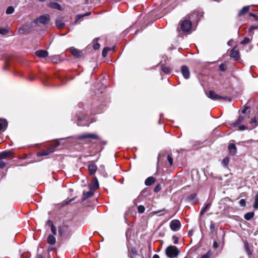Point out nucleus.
Segmentation results:
<instances>
[{"label":"nucleus","mask_w":258,"mask_h":258,"mask_svg":"<svg viewBox=\"0 0 258 258\" xmlns=\"http://www.w3.org/2000/svg\"><path fill=\"white\" fill-rule=\"evenodd\" d=\"M228 45H230V41H228Z\"/></svg>","instance_id":"62"},{"label":"nucleus","mask_w":258,"mask_h":258,"mask_svg":"<svg viewBox=\"0 0 258 258\" xmlns=\"http://www.w3.org/2000/svg\"><path fill=\"white\" fill-rule=\"evenodd\" d=\"M253 207L256 210L258 209V194H257L255 196V200L254 204L253 205Z\"/></svg>","instance_id":"34"},{"label":"nucleus","mask_w":258,"mask_h":258,"mask_svg":"<svg viewBox=\"0 0 258 258\" xmlns=\"http://www.w3.org/2000/svg\"><path fill=\"white\" fill-rule=\"evenodd\" d=\"M145 207L142 205H140L138 207V211L139 213H143L145 211Z\"/></svg>","instance_id":"35"},{"label":"nucleus","mask_w":258,"mask_h":258,"mask_svg":"<svg viewBox=\"0 0 258 258\" xmlns=\"http://www.w3.org/2000/svg\"><path fill=\"white\" fill-rule=\"evenodd\" d=\"M191 234H192L191 233H190V232H188V235L189 236L191 235Z\"/></svg>","instance_id":"60"},{"label":"nucleus","mask_w":258,"mask_h":258,"mask_svg":"<svg viewBox=\"0 0 258 258\" xmlns=\"http://www.w3.org/2000/svg\"><path fill=\"white\" fill-rule=\"evenodd\" d=\"M155 181V178L152 176H150L145 180V184L147 186H149L154 183Z\"/></svg>","instance_id":"21"},{"label":"nucleus","mask_w":258,"mask_h":258,"mask_svg":"<svg viewBox=\"0 0 258 258\" xmlns=\"http://www.w3.org/2000/svg\"><path fill=\"white\" fill-rule=\"evenodd\" d=\"M249 6H245L238 13V16L240 17L243 15L245 13L249 11Z\"/></svg>","instance_id":"22"},{"label":"nucleus","mask_w":258,"mask_h":258,"mask_svg":"<svg viewBox=\"0 0 258 258\" xmlns=\"http://www.w3.org/2000/svg\"><path fill=\"white\" fill-rule=\"evenodd\" d=\"M219 69L221 71H225L227 69V67L225 63H221L219 66Z\"/></svg>","instance_id":"40"},{"label":"nucleus","mask_w":258,"mask_h":258,"mask_svg":"<svg viewBox=\"0 0 258 258\" xmlns=\"http://www.w3.org/2000/svg\"><path fill=\"white\" fill-rule=\"evenodd\" d=\"M78 125H84V124H81V123H79V122L78 123Z\"/></svg>","instance_id":"59"},{"label":"nucleus","mask_w":258,"mask_h":258,"mask_svg":"<svg viewBox=\"0 0 258 258\" xmlns=\"http://www.w3.org/2000/svg\"><path fill=\"white\" fill-rule=\"evenodd\" d=\"M244 117L240 115L236 121L234 123V126H238L239 124L244 121Z\"/></svg>","instance_id":"26"},{"label":"nucleus","mask_w":258,"mask_h":258,"mask_svg":"<svg viewBox=\"0 0 258 258\" xmlns=\"http://www.w3.org/2000/svg\"><path fill=\"white\" fill-rule=\"evenodd\" d=\"M90 189L94 191L99 187V183L96 177H94V181L90 184Z\"/></svg>","instance_id":"15"},{"label":"nucleus","mask_w":258,"mask_h":258,"mask_svg":"<svg viewBox=\"0 0 258 258\" xmlns=\"http://www.w3.org/2000/svg\"><path fill=\"white\" fill-rule=\"evenodd\" d=\"M239 129L240 131H243L246 129V127L244 125H240L239 126Z\"/></svg>","instance_id":"51"},{"label":"nucleus","mask_w":258,"mask_h":258,"mask_svg":"<svg viewBox=\"0 0 258 258\" xmlns=\"http://www.w3.org/2000/svg\"><path fill=\"white\" fill-rule=\"evenodd\" d=\"M53 149H48L46 151H43L42 152L38 153L37 155L38 156L48 155L50 153L53 152Z\"/></svg>","instance_id":"19"},{"label":"nucleus","mask_w":258,"mask_h":258,"mask_svg":"<svg viewBox=\"0 0 258 258\" xmlns=\"http://www.w3.org/2000/svg\"><path fill=\"white\" fill-rule=\"evenodd\" d=\"M77 138L79 140H84L86 139H91L93 140L99 139V136L95 134H85L77 136Z\"/></svg>","instance_id":"4"},{"label":"nucleus","mask_w":258,"mask_h":258,"mask_svg":"<svg viewBox=\"0 0 258 258\" xmlns=\"http://www.w3.org/2000/svg\"><path fill=\"white\" fill-rule=\"evenodd\" d=\"M254 215V213L253 212H248L244 215V218L246 220H250L253 217Z\"/></svg>","instance_id":"25"},{"label":"nucleus","mask_w":258,"mask_h":258,"mask_svg":"<svg viewBox=\"0 0 258 258\" xmlns=\"http://www.w3.org/2000/svg\"><path fill=\"white\" fill-rule=\"evenodd\" d=\"M173 239H174V243L176 244L178 243V238L177 237L175 236L173 237Z\"/></svg>","instance_id":"54"},{"label":"nucleus","mask_w":258,"mask_h":258,"mask_svg":"<svg viewBox=\"0 0 258 258\" xmlns=\"http://www.w3.org/2000/svg\"><path fill=\"white\" fill-rule=\"evenodd\" d=\"M228 150L229 154L232 156L234 155L236 153L237 148L235 144L233 143L229 144L228 146Z\"/></svg>","instance_id":"11"},{"label":"nucleus","mask_w":258,"mask_h":258,"mask_svg":"<svg viewBox=\"0 0 258 258\" xmlns=\"http://www.w3.org/2000/svg\"><path fill=\"white\" fill-rule=\"evenodd\" d=\"M218 247V244L216 241H214L213 243V247L214 248H217Z\"/></svg>","instance_id":"53"},{"label":"nucleus","mask_w":258,"mask_h":258,"mask_svg":"<svg viewBox=\"0 0 258 258\" xmlns=\"http://www.w3.org/2000/svg\"><path fill=\"white\" fill-rule=\"evenodd\" d=\"M229 161H230V158L229 157L227 156V157H225L222 161V164L223 166L225 167H227V166L229 164Z\"/></svg>","instance_id":"29"},{"label":"nucleus","mask_w":258,"mask_h":258,"mask_svg":"<svg viewBox=\"0 0 258 258\" xmlns=\"http://www.w3.org/2000/svg\"><path fill=\"white\" fill-rule=\"evenodd\" d=\"M244 246L245 248V250L248 255H251L252 254V251L250 249L249 247V245L247 242L244 243Z\"/></svg>","instance_id":"33"},{"label":"nucleus","mask_w":258,"mask_h":258,"mask_svg":"<svg viewBox=\"0 0 258 258\" xmlns=\"http://www.w3.org/2000/svg\"><path fill=\"white\" fill-rule=\"evenodd\" d=\"M196 197H197L196 194H191L189 196H188L187 198H188V199H189L190 200H193L196 198Z\"/></svg>","instance_id":"42"},{"label":"nucleus","mask_w":258,"mask_h":258,"mask_svg":"<svg viewBox=\"0 0 258 258\" xmlns=\"http://www.w3.org/2000/svg\"><path fill=\"white\" fill-rule=\"evenodd\" d=\"M239 204L241 207H245L246 205V201L244 199H241L239 202Z\"/></svg>","instance_id":"43"},{"label":"nucleus","mask_w":258,"mask_h":258,"mask_svg":"<svg viewBox=\"0 0 258 258\" xmlns=\"http://www.w3.org/2000/svg\"><path fill=\"white\" fill-rule=\"evenodd\" d=\"M181 72L183 77L185 79H188L190 77V71L188 68L186 66H182L181 67Z\"/></svg>","instance_id":"7"},{"label":"nucleus","mask_w":258,"mask_h":258,"mask_svg":"<svg viewBox=\"0 0 258 258\" xmlns=\"http://www.w3.org/2000/svg\"><path fill=\"white\" fill-rule=\"evenodd\" d=\"M161 70L165 74H170L171 71L169 67L165 66L163 64L161 66Z\"/></svg>","instance_id":"28"},{"label":"nucleus","mask_w":258,"mask_h":258,"mask_svg":"<svg viewBox=\"0 0 258 258\" xmlns=\"http://www.w3.org/2000/svg\"><path fill=\"white\" fill-rule=\"evenodd\" d=\"M49 20V16L48 15H45L41 16L37 19L38 23L46 24Z\"/></svg>","instance_id":"9"},{"label":"nucleus","mask_w":258,"mask_h":258,"mask_svg":"<svg viewBox=\"0 0 258 258\" xmlns=\"http://www.w3.org/2000/svg\"><path fill=\"white\" fill-rule=\"evenodd\" d=\"M170 227L174 231H178L180 228V223L178 220H173L170 222Z\"/></svg>","instance_id":"6"},{"label":"nucleus","mask_w":258,"mask_h":258,"mask_svg":"<svg viewBox=\"0 0 258 258\" xmlns=\"http://www.w3.org/2000/svg\"><path fill=\"white\" fill-rule=\"evenodd\" d=\"M184 258H187V257H186V256H185V257H184Z\"/></svg>","instance_id":"64"},{"label":"nucleus","mask_w":258,"mask_h":258,"mask_svg":"<svg viewBox=\"0 0 258 258\" xmlns=\"http://www.w3.org/2000/svg\"><path fill=\"white\" fill-rule=\"evenodd\" d=\"M257 27L256 26H251L249 29V32H251L252 30H253L254 29H256Z\"/></svg>","instance_id":"49"},{"label":"nucleus","mask_w":258,"mask_h":258,"mask_svg":"<svg viewBox=\"0 0 258 258\" xmlns=\"http://www.w3.org/2000/svg\"><path fill=\"white\" fill-rule=\"evenodd\" d=\"M93 47L94 49H98L100 47V44L97 42H94Z\"/></svg>","instance_id":"45"},{"label":"nucleus","mask_w":258,"mask_h":258,"mask_svg":"<svg viewBox=\"0 0 258 258\" xmlns=\"http://www.w3.org/2000/svg\"><path fill=\"white\" fill-rule=\"evenodd\" d=\"M230 56L234 58L235 60H238L239 58V52L238 50L233 48L231 51Z\"/></svg>","instance_id":"14"},{"label":"nucleus","mask_w":258,"mask_h":258,"mask_svg":"<svg viewBox=\"0 0 258 258\" xmlns=\"http://www.w3.org/2000/svg\"><path fill=\"white\" fill-rule=\"evenodd\" d=\"M165 211V210L164 209H163L162 210H159V211H156L155 213L156 214H157V213H160V212H163V211Z\"/></svg>","instance_id":"55"},{"label":"nucleus","mask_w":258,"mask_h":258,"mask_svg":"<svg viewBox=\"0 0 258 258\" xmlns=\"http://www.w3.org/2000/svg\"><path fill=\"white\" fill-rule=\"evenodd\" d=\"M250 42V39L245 37L242 41L240 42V44H246L249 43Z\"/></svg>","instance_id":"36"},{"label":"nucleus","mask_w":258,"mask_h":258,"mask_svg":"<svg viewBox=\"0 0 258 258\" xmlns=\"http://www.w3.org/2000/svg\"><path fill=\"white\" fill-rule=\"evenodd\" d=\"M55 24L58 29H61L64 26V23L61 20L57 19L55 21Z\"/></svg>","instance_id":"27"},{"label":"nucleus","mask_w":258,"mask_h":258,"mask_svg":"<svg viewBox=\"0 0 258 258\" xmlns=\"http://www.w3.org/2000/svg\"><path fill=\"white\" fill-rule=\"evenodd\" d=\"M51 60L54 63H57V62L58 61V59L57 57L55 56L52 57Z\"/></svg>","instance_id":"46"},{"label":"nucleus","mask_w":258,"mask_h":258,"mask_svg":"<svg viewBox=\"0 0 258 258\" xmlns=\"http://www.w3.org/2000/svg\"><path fill=\"white\" fill-rule=\"evenodd\" d=\"M211 206V204L210 203L206 204V205L205 206V207L203 208H202V209L201 210V211L200 212V214L201 215L204 214L206 211H207L209 209Z\"/></svg>","instance_id":"24"},{"label":"nucleus","mask_w":258,"mask_h":258,"mask_svg":"<svg viewBox=\"0 0 258 258\" xmlns=\"http://www.w3.org/2000/svg\"><path fill=\"white\" fill-rule=\"evenodd\" d=\"M115 50V46H114L113 47H105L102 51V56L103 57H105L107 55L108 51H109L110 50L114 51Z\"/></svg>","instance_id":"18"},{"label":"nucleus","mask_w":258,"mask_h":258,"mask_svg":"<svg viewBox=\"0 0 258 258\" xmlns=\"http://www.w3.org/2000/svg\"><path fill=\"white\" fill-rule=\"evenodd\" d=\"M59 143H57V144L56 145L55 147H57L58 146H59Z\"/></svg>","instance_id":"61"},{"label":"nucleus","mask_w":258,"mask_h":258,"mask_svg":"<svg viewBox=\"0 0 258 258\" xmlns=\"http://www.w3.org/2000/svg\"><path fill=\"white\" fill-rule=\"evenodd\" d=\"M48 6L52 9H55L58 10H61V6L56 2H50L48 4Z\"/></svg>","instance_id":"16"},{"label":"nucleus","mask_w":258,"mask_h":258,"mask_svg":"<svg viewBox=\"0 0 258 258\" xmlns=\"http://www.w3.org/2000/svg\"><path fill=\"white\" fill-rule=\"evenodd\" d=\"M24 31V29L23 28H20L19 29V31L20 33H21V31Z\"/></svg>","instance_id":"58"},{"label":"nucleus","mask_w":258,"mask_h":258,"mask_svg":"<svg viewBox=\"0 0 258 258\" xmlns=\"http://www.w3.org/2000/svg\"><path fill=\"white\" fill-rule=\"evenodd\" d=\"M9 28H1L0 27V34L2 35H6L9 32Z\"/></svg>","instance_id":"30"},{"label":"nucleus","mask_w":258,"mask_h":258,"mask_svg":"<svg viewBox=\"0 0 258 258\" xmlns=\"http://www.w3.org/2000/svg\"><path fill=\"white\" fill-rule=\"evenodd\" d=\"M55 242V238L52 235H49L47 238V242L50 245H54Z\"/></svg>","instance_id":"20"},{"label":"nucleus","mask_w":258,"mask_h":258,"mask_svg":"<svg viewBox=\"0 0 258 258\" xmlns=\"http://www.w3.org/2000/svg\"><path fill=\"white\" fill-rule=\"evenodd\" d=\"M35 54L38 57L44 58L48 56V52L46 50H39L36 51Z\"/></svg>","instance_id":"12"},{"label":"nucleus","mask_w":258,"mask_h":258,"mask_svg":"<svg viewBox=\"0 0 258 258\" xmlns=\"http://www.w3.org/2000/svg\"><path fill=\"white\" fill-rule=\"evenodd\" d=\"M89 15V13H87V14H85V15H81H81H78V16H77V19H76V22L77 21H78L80 18H82V17H84V16H88V15Z\"/></svg>","instance_id":"47"},{"label":"nucleus","mask_w":258,"mask_h":258,"mask_svg":"<svg viewBox=\"0 0 258 258\" xmlns=\"http://www.w3.org/2000/svg\"><path fill=\"white\" fill-rule=\"evenodd\" d=\"M137 251L135 248H132L131 249V253L135 255L136 254Z\"/></svg>","instance_id":"50"},{"label":"nucleus","mask_w":258,"mask_h":258,"mask_svg":"<svg viewBox=\"0 0 258 258\" xmlns=\"http://www.w3.org/2000/svg\"><path fill=\"white\" fill-rule=\"evenodd\" d=\"M97 169V167L96 164L92 162H90L88 165V170L90 174L94 175Z\"/></svg>","instance_id":"10"},{"label":"nucleus","mask_w":258,"mask_h":258,"mask_svg":"<svg viewBox=\"0 0 258 258\" xmlns=\"http://www.w3.org/2000/svg\"><path fill=\"white\" fill-rule=\"evenodd\" d=\"M70 230L69 227L67 225H62L58 228V233L61 235H68L70 234Z\"/></svg>","instance_id":"5"},{"label":"nucleus","mask_w":258,"mask_h":258,"mask_svg":"<svg viewBox=\"0 0 258 258\" xmlns=\"http://www.w3.org/2000/svg\"><path fill=\"white\" fill-rule=\"evenodd\" d=\"M250 124H251V127L252 128H254L255 127L257 124L256 123V118L255 117L252 118L251 119V121H250Z\"/></svg>","instance_id":"32"},{"label":"nucleus","mask_w":258,"mask_h":258,"mask_svg":"<svg viewBox=\"0 0 258 258\" xmlns=\"http://www.w3.org/2000/svg\"><path fill=\"white\" fill-rule=\"evenodd\" d=\"M158 122H159V123H161L160 119L159 120Z\"/></svg>","instance_id":"63"},{"label":"nucleus","mask_w":258,"mask_h":258,"mask_svg":"<svg viewBox=\"0 0 258 258\" xmlns=\"http://www.w3.org/2000/svg\"><path fill=\"white\" fill-rule=\"evenodd\" d=\"M8 125L6 119H0V133L4 132Z\"/></svg>","instance_id":"13"},{"label":"nucleus","mask_w":258,"mask_h":258,"mask_svg":"<svg viewBox=\"0 0 258 258\" xmlns=\"http://www.w3.org/2000/svg\"><path fill=\"white\" fill-rule=\"evenodd\" d=\"M212 254V253L211 252V251H209L207 253L203 255L201 258H210Z\"/></svg>","instance_id":"37"},{"label":"nucleus","mask_w":258,"mask_h":258,"mask_svg":"<svg viewBox=\"0 0 258 258\" xmlns=\"http://www.w3.org/2000/svg\"><path fill=\"white\" fill-rule=\"evenodd\" d=\"M12 155L10 151H4L0 153V168L3 169L6 166V163L2 161V159H6Z\"/></svg>","instance_id":"3"},{"label":"nucleus","mask_w":258,"mask_h":258,"mask_svg":"<svg viewBox=\"0 0 258 258\" xmlns=\"http://www.w3.org/2000/svg\"><path fill=\"white\" fill-rule=\"evenodd\" d=\"M207 95L209 98L213 100H220L223 99V97L216 94L213 91H210Z\"/></svg>","instance_id":"8"},{"label":"nucleus","mask_w":258,"mask_h":258,"mask_svg":"<svg viewBox=\"0 0 258 258\" xmlns=\"http://www.w3.org/2000/svg\"><path fill=\"white\" fill-rule=\"evenodd\" d=\"M167 160L169 162L170 166H172L173 164V158H172L171 155H170V154L168 155Z\"/></svg>","instance_id":"38"},{"label":"nucleus","mask_w":258,"mask_h":258,"mask_svg":"<svg viewBox=\"0 0 258 258\" xmlns=\"http://www.w3.org/2000/svg\"><path fill=\"white\" fill-rule=\"evenodd\" d=\"M94 194V191L90 189V191L87 192H83V200H85L90 197H91Z\"/></svg>","instance_id":"17"},{"label":"nucleus","mask_w":258,"mask_h":258,"mask_svg":"<svg viewBox=\"0 0 258 258\" xmlns=\"http://www.w3.org/2000/svg\"><path fill=\"white\" fill-rule=\"evenodd\" d=\"M51 227V231L53 234L56 235L57 233V229L56 227L54 225H52Z\"/></svg>","instance_id":"39"},{"label":"nucleus","mask_w":258,"mask_h":258,"mask_svg":"<svg viewBox=\"0 0 258 258\" xmlns=\"http://www.w3.org/2000/svg\"><path fill=\"white\" fill-rule=\"evenodd\" d=\"M166 254L170 258H174L176 257L179 254L178 248L173 245L167 247L166 249Z\"/></svg>","instance_id":"1"},{"label":"nucleus","mask_w":258,"mask_h":258,"mask_svg":"<svg viewBox=\"0 0 258 258\" xmlns=\"http://www.w3.org/2000/svg\"><path fill=\"white\" fill-rule=\"evenodd\" d=\"M46 224L47 225L49 226H50V227H51L52 225H53V222H52V221H51V220H48L47 221V222H46Z\"/></svg>","instance_id":"48"},{"label":"nucleus","mask_w":258,"mask_h":258,"mask_svg":"<svg viewBox=\"0 0 258 258\" xmlns=\"http://www.w3.org/2000/svg\"><path fill=\"white\" fill-rule=\"evenodd\" d=\"M71 52L72 54L75 56L78 57H80L81 56V52L79 51L77 49L74 48H72L70 49Z\"/></svg>","instance_id":"23"},{"label":"nucleus","mask_w":258,"mask_h":258,"mask_svg":"<svg viewBox=\"0 0 258 258\" xmlns=\"http://www.w3.org/2000/svg\"><path fill=\"white\" fill-rule=\"evenodd\" d=\"M180 28L184 32L189 31L191 28V23L189 20H184L180 21Z\"/></svg>","instance_id":"2"},{"label":"nucleus","mask_w":258,"mask_h":258,"mask_svg":"<svg viewBox=\"0 0 258 258\" xmlns=\"http://www.w3.org/2000/svg\"><path fill=\"white\" fill-rule=\"evenodd\" d=\"M153 258H159V256L157 254H155L153 255Z\"/></svg>","instance_id":"57"},{"label":"nucleus","mask_w":258,"mask_h":258,"mask_svg":"<svg viewBox=\"0 0 258 258\" xmlns=\"http://www.w3.org/2000/svg\"><path fill=\"white\" fill-rule=\"evenodd\" d=\"M248 107L245 106L244 109L241 111L242 113L244 114L245 113L246 111L248 109Z\"/></svg>","instance_id":"52"},{"label":"nucleus","mask_w":258,"mask_h":258,"mask_svg":"<svg viewBox=\"0 0 258 258\" xmlns=\"http://www.w3.org/2000/svg\"><path fill=\"white\" fill-rule=\"evenodd\" d=\"M215 228V225L213 222H211L210 226V229L211 231V232H213Z\"/></svg>","instance_id":"41"},{"label":"nucleus","mask_w":258,"mask_h":258,"mask_svg":"<svg viewBox=\"0 0 258 258\" xmlns=\"http://www.w3.org/2000/svg\"><path fill=\"white\" fill-rule=\"evenodd\" d=\"M161 185L160 184H158L155 187L154 190L155 192H158L161 190Z\"/></svg>","instance_id":"44"},{"label":"nucleus","mask_w":258,"mask_h":258,"mask_svg":"<svg viewBox=\"0 0 258 258\" xmlns=\"http://www.w3.org/2000/svg\"><path fill=\"white\" fill-rule=\"evenodd\" d=\"M249 15L250 16H251V17H254V18H256V16L255 14H253V13H250Z\"/></svg>","instance_id":"56"},{"label":"nucleus","mask_w":258,"mask_h":258,"mask_svg":"<svg viewBox=\"0 0 258 258\" xmlns=\"http://www.w3.org/2000/svg\"><path fill=\"white\" fill-rule=\"evenodd\" d=\"M14 8L12 6H9L6 10V13L8 15L12 14L14 12Z\"/></svg>","instance_id":"31"}]
</instances>
